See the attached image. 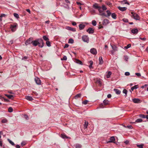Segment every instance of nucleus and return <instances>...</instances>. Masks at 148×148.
Returning <instances> with one entry per match:
<instances>
[{"label":"nucleus","mask_w":148,"mask_h":148,"mask_svg":"<svg viewBox=\"0 0 148 148\" xmlns=\"http://www.w3.org/2000/svg\"><path fill=\"white\" fill-rule=\"evenodd\" d=\"M87 32H88L89 34H91L93 33L94 32V29L92 28H89L86 30Z\"/></svg>","instance_id":"7"},{"label":"nucleus","mask_w":148,"mask_h":148,"mask_svg":"<svg viewBox=\"0 0 148 148\" xmlns=\"http://www.w3.org/2000/svg\"><path fill=\"white\" fill-rule=\"evenodd\" d=\"M44 43L43 40L41 38L33 40V45L34 46L37 45L40 48H42L44 46Z\"/></svg>","instance_id":"1"},{"label":"nucleus","mask_w":148,"mask_h":148,"mask_svg":"<svg viewBox=\"0 0 148 148\" xmlns=\"http://www.w3.org/2000/svg\"><path fill=\"white\" fill-rule=\"evenodd\" d=\"M124 127H127L130 129H132L133 128L132 126L131 125H128L127 127L124 126Z\"/></svg>","instance_id":"53"},{"label":"nucleus","mask_w":148,"mask_h":148,"mask_svg":"<svg viewBox=\"0 0 148 148\" xmlns=\"http://www.w3.org/2000/svg\"><path fill=\"white\" fill-rule=\"evenodd\" d=\"M109 23V21L107 19H104L103 22V24L105 25L108 24Z\"/></svg>","instance_id":"10"},{"label":"nucleus","mask_w":148,"mask_h":148,"mask_svg":"<svg viewBox=\"0 0 148 148\" xmlns=\"http://www.w3.org/2000/svg\"><path fill=\"white\" fill-rule=\"evenodd\" d=\"M115 139L114 136H112L110 137V138L109 140L107 142V143H115V142H114V141L115 140Z\"/></svg>","instance_id":"6"},{"label":"nucleus","mask_w":148,"mask_h":148,"mask_svg":"<svg viewBox=\"0 0 148 148\" xmlns=\"http://www.w3.org/2000/svg\"><path fill=\"white\" fill-rule=\"evenodd\" d=\"M35 81L37 84H41V81L39 78L37 77H36L35 78Z\"/></svg>","instance_id":"9"},{"label":"nucleus","mask_w":148,"mask_h":148,"mask_svg":"<svg viewBox=\"0 0 148 148\" xmlns=\"http://www.w3.org/2000/svg\"><path fill=\"white\" fill-rule=\"evenodd\" d=\"M61 136L62 138L63 139L66 138V139H70L71 138V137L67 136L64 134H62L61 135Z\"/></svg>","instance_id":"13"},{"label":"nucleus","mask_w":148,"mask_h":148,"mask_svg":"<svg viewBox=\"0 0 148 148\" xmlns=\"http://www.w3.org/2000/svg\"><path fill=\"white\" fill-rule=\"evenodd\" d=\"M135 75L137 76L138 77H140L141 76L140 74L139 73H135Z\"/></svg>","instance_id":"59"},{"label":"nucleus","mask_w":148,"mask_h":148,"mask_svg":"<svg viewBox=\"0 0 148 148\" xmlns=\"http://www.w3.org/2000/svg\"><path fill=\"white\" fill-rule=\"evenodd\" d=\"M138 30L136 29H134L131 30V32L133 34H136L138 33Z\"/></svg>","instance_id":"16"},{"label":"nucleus","mask_w":148,"mask_h":148,"mask_svg":"<svg viewBox=\"0 0 148 148\" xmlns=\"http://www.w3.org/2000/svg\"><path fill=\"white\" fill-rule=\"evenodd\" d=\"M92 24L93 26H95L97 25V22L95 20H93L92 21Z\"/></svg>","instance_id":"45"},{"label":"nucleus","mask_w":148,"mask_h":148,"mask_svg":"<svg viewBox=\"0 0 148 148\" xmlns=\"http://www.w3.org/2000/svg\"><path fill=\"white\" fill-rule=\"evenodd\" d=\"M131 14H132L131 15V17L132 18L136 20H139V16L137 14L133 12H131Z\"/></svg>","instance_id":"2"},{"label":"nucleus","mask_w":148,"mask_h":148,"mask_svg":"<svg viewBox=\"0 0 148 148\" xmlns=\"http://www.w3.org/2000/svg\"><path fill=\"white\" fill-rule=\"evenodd\" d=\"M6 15L3 14H1L0 16V21H2V18L3 17H5Z\"/></svg>","instance_id":"26"},{"label":"nucleus","mask_w":148,"mask_h":148,"mask_svg":"<svg viewBox=\"0 0 148 148\" xmlns=\"http://www.w3.org/2000/svg\"><path fill=\"white\" fill-rule=\"evenodd\" d=\"M131 46V44H129L127 46H125L124 47V48L125 49H127L130 47Z\"/></svg>","instance_id":"42"},{"label":"nucleus","mask_w":148,"mask_h":148,"mask_svg":"<svg viewBox=\"0 0 148 148\" xmlns=\"http://www.w3.org/2000/svg\"><path fill=\"white\" fill-rule=\"evenodd\" d=\"M17 24H14L10 25V28L12 32H14L16 29Z\"/></svg>","instance_id":"3"},{"label":"nucleus","mask_w":148,"mask_h":148,"mask_svg":"<svg viewBox=\"0 0 148 148\" xmlns=\"http://www.w3.org/2000/svg\"><path fill=\"white\" fill-rule=\"evenodd\" d=\"M46 44L49 47L51 46V42L49 41H47L46 42Z\"/></svg>","instance_id":"32"},{"label":"nucleus","mask_w":148,"mask_h":148,"mask_svg":"<svg viewBox=\"0 0 148 148\" xmlns=\"http://www.w3.org/2000/svg\"><path fill=\"white\" fill-rule=\"evenodd\" d=\"M118 8L119 9V10H120L122 11H125L127 9V8L126 7H118Z\"/></svg>","instance_id":"17"},{"label":"nucleus","mask_w":148,"mask_h":148,"mask_svg":"<svg viewBox=\"0 0 148 148\" xmlns=\"http://www.w3.org/2000/svg\"><path fill=\"white\" fill-rule=\"evenodd\" d=\"M82 40L84 42L88 43L89 41V40L88 38H82Z\"/></svg>","instance_id":"18"},{"label":"nucleus","mask_w":148,"mask_h":148,"mask_svg":"<svg viewBox=\"0 0 148 148\" xmlns=\"http://www.w3.org/2000/svg\"><path fill=\"white\" fill-rule=\"evenodd\" d=\"M32 38H29L25 42V44L27 45L29 44L32 43L33 44V41H32Z\"/></svg>","instance_id":"5"},{"label":"nucleus","mask_w":148,"mask_h":148,"mask_svg":"<svg viewBox=\"0 0 148 148\" xmlns=\"http://www.w3.org/2000/svg\"><path fill=\"white\" fill-rule=\"evenodd\" d=\"M14 16L17 19H18L19 18L18 14L17 13H14Z\"/></svg>","instance_id":"37"},{"label":"nucleus","mask_w":148,"mask_h":148,"mask_svg":"<svg viewBox=\"0 0 148 148\" xmlns=\"http://www.w3.org/2000/svg\"><path fill=\"white\" fill-rule=\"evenodd\" d=\"M32 94V95H33L34 96V97H35V98L38 97H37V96H38V94L36 92H33Z\"/></svg>","instance_id":"25"},{"label":"nucleus","mask_w":148,"mask_h":148,"mask_svg":"<svg viewBox=\"0 0 148 148\" xmlns=\"http://www.w3.org/2000/svg\"><path fill=\"white\" fill-rule=\"evenodd\" d=\"M89 62L90 64L89 66V67L90 68H91L92 66V65L93 63V62L92 61L90 60Z\"/></svg>","instance_id":"34"},{"label":"nucleus","mask_w":148,"mask_h":148,"mask_svg":"<svg viewBox=\"0 0 148 148\" xmlns=\"http://www.w3.org/2000/svg\"><path fill=\"white\" fill-rule=\"evenodd\" d=\"M125 75L126 76H128L130 75V73L129 72H127L125 73Z\"/></svg>","instance_id":"56"},{"label":"nucleus","mask_w":148,"mask_h":148,"mask_svg":"<svg viewBox=\"0 0 148 148\" xmlns=\"http://www.w3.org/2000/svg\"><path fill=\"white\" fill-rule=\"evenodd\" d=\"M81 94H78L76 95L74 97V98L75 99H77L78 98H79L81 97Z\"/></svg>","instance_id":"31"},{"label":"nucleus","mask_w":148,"mask_h":148,"mask_svg":"<svg viewBox=\"0 0 148 148\" xmlns=\"http://www.w3.org/2000/svg\"><path fill=\"white\" fill-rule=\"evenodd\" d=\"M139 38L142 40H146V38Z\"/></svg>","instance_id":"63"},{"label":"nucleus","mask_w":148,"mask_h":148,"mask_svg":"<svg viewBox=\"0 0 148 148\" xmlns=\"http://www.w3.org/2000/svg\"><path fill=\"white\" fill-rule=\"evenodd\" d=\"M13 109L12 108L10 107L8 108V112H11L13 111Z\"/></svg>","instance_id":"44"},{"label":"nucleus","mask_w":148,"mask_h":148,"mask_svg":"<svg viewBox=\"0 0 148 148\" xmlns=\"http://www.w3.org/2000/svg\"><path fill=\"white\" fill-rule=\"evenodd\" d=\"M85 25L82 24H80L79 25V29L80 30L83 29L85 27Z\"/></svg>","instance_id":"22"},{"label":"nucleus","mask_w":148,"mask_h":148,"mask_svg":"<svg viewBox=\"0 0 148 148\" xmlns=\"http://www.w3.org/2000/svg\"><path fill=\"white\" fill-rule=\"evenodd\" d=\"M111 46L112 49L114 51H116L118 50V48L116 45H111Z\"/></svg>","instance_id":"15"},{"label":"nucleus","mask_w":148,"mask_h":148,"mask_svg":"<svg viewBox=\"0 0 148 148\" xmlns=\"http://www.w3.org/2000/svg\"><path fill=\"white\" fill-rule=\"evenodd\" d=\"M88 124V122H85V124H84V129H86L87 128Z\"/></svg>","instance_id":"39"},{"label":"nucleus","mask_w":148,"mask_h":148,"mask_svg":"<svg viewBox=\"0 0 148 148\" xmlns=\"http://www.w3.org/2000/svg\"><path fill=\"white\" fill-rule=\"evenodd\" d=\"M26 144V143L25 142H23L21 143V145L22 146H23Z\"/></svg>","instance_id":"58"},{"label":"nucleus","mask_w":148,"mask_h":148,"mask_svg":"<svg viewBox=\"0 0 148 148\" xmlns=\"http://www.w3.org/2000/svg\"><path fill=\"white\" fill-rule=\"evenodd\" d=\"M88 101L87 100H86L82 102V103L85 105H86L87 104L88 102Z\"/></svg>","instance_id":"52"},{"label":"nucleus","mask_w":148,"mask_h":148,"mask_svg":"<svg viewBox=\"0 0 148 148\" xmlns=\"http://www.w3.org/2000/svg\"><path fill=\"white\" fill-rule=\"evenodd\" d=\"M101 7L103 10H106L107 9L106 6L104 5H103Z\"/></svg>","instance_id":"47"},{"label":"nucleus","mask_w":148,"mask_h":148,"mask_svg":"<svg viewBox=\"0 0 148 148\" xmlns=\"http://www.w3.org/2000/svg\"><path fill=\"white\" fill-rule=\"evenodd\" d=\"M112 74V73L111 71H109L108 72V74H107L106 76L107 78H109L110 77V76Z\"/></svg>","instance_id":"29"},{"label":"nucleus","mask_w":148,"mask_h":148,"mask_svg":"<svg viewBox=\"0 0 148 148\" xmlns=\"http://www.w3.org/2000/svg\"><path fill=\"white\" fill-rule=\"evenodd\" d=\"M82 145L79 144H77L75 145V148H81Z\"/></svg>","instance_id":"35"},{"label":"nucleus","mask_w":148,"mask_h":148,"mask_svg":"<svg viewBox=\"0 0 148 148\" xmlns=\"http://www.w3.org/2000/svg\"><path fill=\"white\" fill-rule=\"evenodd\" d=\"M67 60V57L66 56H64L62 59H61L62 60Z\"/></svg>","instance_id":"55"},{"label":"nucleus","mask_w":148,"mask_h":148,"mask_svg":"<svg viewBox=\"0 0 148 148\" xmlns=\"http://www.w3.org/2000/svg\"><path fill=\"white\" fill-rule=\"evenodd\" d=\"M76 62L77 63V64H82V62L79 60H78V59H76Z\"/></svg>","instance_id":"41"},{"label":"nucleus","mask_w":148,"mask_h":148,"mask_svg":"<svg viewBox=\"0 0 148 148\" xmlns=\"http://www.w3.org/2000/svg\"><path fill=\"white\" fill-rule=\"evenodd\" d=\"M72 25L73 26H75L76 25V23L75 22H73L72 23Z\"/></svg>","instance_id":"64"},{"label":"nucleus","mask_w":148,"mask_h":148,"mask_svg":"<svg viewBox=\"0 0 148 148\" xmlns=\"http://www.w3.org/2000/svg\"><path fill=\"white\" fill-rule=\"evenodd\" d=\"M99 64H103V60L101 56H100L99 58Z\"/></svg>","instance_id":"20"},{"label":"nucleus","mask_w":148,"mask_h":148,"mask_svg":"<svg viewBox=\"0 0 148 148\" xmlns=\"http://www.w3.org/2000/svg\"><path fill=\"white\" fill-rule=\"evenodd\" d=\"M143 119H137L135 121V122L140 123L142 122Z\"/></svg>","instance_id":"40"},{"label":"nucleus","mask_w":148,"mask_h":148,"mask_svg":"<svg viewBox=\"0 0 148 148\" xmlns=\"http://www.w3.org/2000/svg\"><path fill=\"white\" fill-rule=\"evenodd\" d=\"M27 59V57L25 56H24V57H23L22 58V60H26Z\"/></svg>","instance_id":"60"},{"label":"nucleus","mask_w":148,"mask_h":148,"mask_svg":"<svg viewBox=\"0 0 148 148\" xmlns=\"http://www.w3.org/2000/svg\"><path fill=\"white\" fill-rule=\"evenodd\" d=\"M98 10L99 12V15L102 16H106V14L105 13L103 12V10L101 7L100 6V8H99Z\"/></svg>","instance_id":"4"},{"label":"nucleus","mask_w":148,"mask_h":148,"mask_svg":"<svg viewBox=\"0 0 148 148\" xmlns=\"http://www.w3.org/2000/svg\"><path fill=\"white\" fill-rule=\"evenodd\" d=\"M121 3L122 4H127L128 5H130V3L127 2V0H124L122 1L121 2Z\"/></svg>","instance_id":"21"},{"label":"nucleus","mask_w":148,"mask_h":148,"mask_svg":"<svg viewBox=\"0 0 148 148\" xmlns=\"http://www.w3.org/2000/svg\"><path fill=\"white\" fill-rule=\"evenodd\" d=\"M74 42V40L72 38H70L69 39L68 43H69L73 44Z\"/></svg>","instance_id":"38"},{"label":"nucleus","mask_w":148,"mask_h":148,"mask_svg":"<svg viewBox=\"0 0 148 148\" xmlns=\"http://www.w3.org/2000/svg\"><path fill=\"white\" fill-rule=\"evenodd\" d=\"M137 147L139 148H143L144 145L143 144H141L140 145H137Z\"/></svg>","instance_id":"43"},{"label":"nucleus","mask_w":148,"mask_h":148,"mask_svg":"<svg viewBox=\"0 0 148 148\" xmlns=\"http://www.w3.org/2000/svg\"><path fill=\"white\" fill-rule=\"evenodd\" d=\"M7 120L6 119H2L1 121V122L3 123H7Z\"/></svg>","instance_id":"50"},{"label":"nucleus","mask_w":148,"mask_h":148,"mask_svg":"<svg viewBox=\"0 0 148 148\" xmlns=\"http://www.w3.org/2000/svg\"><path fill=\"white\" fill-rule=\"evenodd\" d=\"M8 140L9 142V143L11 144L12 145L14 146L15 145L14 143V142H13L11 140H10L9 139H8Z\"/></svg>","instance_id":"36"},{"label":"nucleus","mask_w":148,"mask_h":148,"mask_svg":"<svg viewBox=\"0 0 148 148\" xmlns=\"http://www.w3.org/2000/svg\"><path fill=\"white\" fill-rule=\"evenodd\" d=\"M44 40L46 41H49V39L48 38H43Z\"/></svg>","instance_id":"62"},{"label":"nucleus","mask_w":148,"mask_h":148,"mask_svg":"<svg viewBox=\"0 0 148 148\" xmlns=\"http://www.w3.org/2000/svg\"><path fill=\"white\" fill-rule=\"evenodd\" d=\"M112 17L114 19H115L116 18V15L115 13H112L111 14Z\"/></svg>","instance_id":"28"},{"label":"nucleus","mask_w":148,"mask_h":148,"mask_svg":"<svg viewBox=\"0 0 148 148\" xmlns=\"http://www.w3.org/2000/svg\"><path fill=\"white\" fill-rule=\"evenodd\" d=\"M24 116L26 120H27L29 119V117L27 115H26V114L24 115Z\"/></svg>","instance_id":"54"},{"label":"nucleus","mask_w":148,"mask_h":148,"mask_svg":"<svg viewBox=\"0 0 148 148\" xmlns=\"http://www.w3.org/2000/svg\"><path fill=\"white\" fill-rule=\"evenodd\" d=\"M103 103L104 105H106L109 104V101L105 99L103 101Z\"/></svg>","instance_id":"27"},{"label":"nucleus","mask_w":148,"mask_h":148,"mask_svg":"<svg viewBox=\"0 0 148 148\" xmlns=\"http://www.w3.org/2000/svg\"><path fill=\"white\" fill-rule=\"evenodd\" d=\"M96 83L97 84H99V85H101V81L99 80H97L96 81Z\"/></svg>","instance_id":"49"},{"label":"nucleus","mask_w":148,"mask_h":148,"mask_svg":"<svg viewBox=\"0 0 148 148\" xmlns=\"http://www.w3.org/2000/svg\"><path fill=\"white\" fill-rule=\"evenodd\" d=\"M122 20L125 22H128V19L127 18H124Z\"/></svg>","instance_id":"51"},{"label":"nucleus","mask_w":148,"mask_h":148,"mask_svg":"<svg viewBox=\"0 0 148 148\" xmlns=\"http://www.w3.org/2000/svg\"><path fill=\"white\" fill-rule=\"evenodd\" d=\"M139 116L142 118H145V115L143 114H140L139 115Z\"/></svg>","instance_id":"46"},{"label":"nucleus","mask_w":148,"mask_h":148,"mask_svg":"<svg viewBox=\"0 0 148 148\" xmlns=\"http://www.w3.org/2000/svg\"><path fill=\"white\" fill-rule=\"evenodd\" d=\"M25 98H26V99L27 100H28L29 101H32L34 99H33V98L32 97L30 96H26L25 97Z\"/></svg>","instance_id":"19"},{"label":"nucleus","mask_w":148,"mask_h":148,"mask_svg":"<svg viewBox=\"0 0 148 148\" xmlns=\"http://www.w3.org/2000/svg\"><path fill=\"white\" fill-rule=\"evenodd\" d=\"M106 12L107 13V15H106V16H105L106 17H108L110 16L111 14V12H110V11L108 10L106 11Z\"/></svg>","instance_id":"30"},{"label":"nucleus","mask_w":148,"mask_h":148,"mask_svg":"<svg viewBox=\"0 0 148 148\" xmlns=\"http://www.w3.org/2000/svg\"><path fill=\"white\" fill-rule=\"evenodd\" d=\"M148 86V85L146 84H145L144 85L142 86L141 87V88H143L145 87H146V86Z\"/></svg>","instance_id":"61"},{"label":"nucleus","mask_w":148,"mask_h":148,"mask_svg":"<svg viewBox=\"0 0 148 148\" xmlns=\"http://www.w3.org/2000/svg\"><path fill=\"white\" fill-rule=\"evenodd\" d=\"M90 53L93 55H96L97 53V51L96 49L94 48H92L90 50Z\"/></svg>","instance_id":"8"},{"label":"nucleus","mask_w":148,"mask_h":148,"mask_svg":"<svg viewBox=\"0 0 148 148\" xmlns=\"http://www.w3.org/2000/svg\"><path fill=\"white\" fill-rule=\"evenodd\" d=\"M138 86L137 85H135L133 87H132L131 88L132 90L133 91L134 89H136L138 88Z\"/></svg>","instance_id":"33"},{"label":"nucleus","mask_w":148,"mask_h":148,"mask_svg":"<svg viewBox=\"0 0 148 148\" xmlns=\"http://www.w3.org/2000/svg\"><path fill=\"white\" fill-rule=\"evenodd\" d=\"M5 95L10 99H12L15 97V95H11L5 94Z\"/></svg>","instance_id":"12"},{"label":"nucleus","mask_w":148,"mask_h":148,"mask_svg":"<svg viewBox=\"0 0 148 148\" xmlns=\"http://www.w3.org/2000/svg\"><path fill=\"white\" fill-rule=\"evenodd\" d=\"M123 92L125 94L126 96L127 95V90L126 89H124L123 90Z\"/></svg>","instance_id":"48"},{"label":"nucleus","mask_w":148,"mask_h":148,"mask_svg":"<svg viewBox=\"0 0 148 148\" xmlns=\"http://www.w3.org/2000/svg\"><path fill=\"white\" fill-rule=\"evenodd\" d=\"M114 91L116 93L117 95H119L121 93V91L118 89H114Z\"/></svg>","instance_id":"24"},{"label":"nucleus","mask_w":148,"mask_h":148,"mask_svg":"<svg viewBox=\"0 0 148 148\" xmlns=\"http://www.w3.org/2000/svg\"><path fill=\"white\" fill-rule=\"evenodd\" d=\"M132 101L135 103H138L141 102L140 100L139 99H132Z\"/></svg>","instance_id":"11"},{"label":"nucleus","mask_w":148,"mask_h":148,"mask_svg":"<svg viewBox=\"0 0 148 148\" xmlns=\"http://www.w3.org/2000/svg\"><path fill=\"white\" fill-rule=\"evenodd\" d=\"M104 104H103V103H101L99 105V107L100 108H103L104 107V106H103Z\"/></svg>","instance_id":"57"},{"label":"nucleus","mask_w":148,"mask_h":148,"mask_svg":"<svg viewBox=\"0 0 148 148\" xmlns=\"http://www.w3.org/2000/svg\"><path fill=\"white\" fill-rule=\"evenodd\" d=\"M93 7L96 9H98L100 8V6H99L98 4L97 3H95L93 5Z\"/></svg>","instance_id":"23"},{"label":"nucleus","mask_w":148,"mask_h":148,"mask_svg":"<svg viewBox=\"0 0 148 148\" xmlns=\"http://www.w3.org/2000/svg\"><path fill=\"white\" fill-rule=\"evenodd\" d=\"M66 29L69 30L73 32H75L76 31V29L75 28H72L69 26L67 27Z\"/></svg>","instance_id":"14"}]
</instances>
